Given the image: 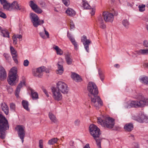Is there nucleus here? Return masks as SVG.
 <instances>
[{"label": "nucleus", "mask_w": 148, "mask_h": 148, "mask_svg": "<svg viewBox=\"0 0 148 148\" xmlns=\"http://www.w3.org/2000/svg\"><path fill=\"white\" fill-rule=\"evenodd\" d=\"M90 133L96 141V144L99 148H101V142L102 138L99 137L101 134L100 129L95 125H90L89 126Z\"/></svg>", "instance_id": "obj_3"}, {"label": "nucleus", "mask_w": 148, "mask_h": 148, "mask_svg": "<svg viewBox=\"0 0 148 148\" xmlns=\"http://www.w3.org/2000/svg\"><path fill=\"white\" fill-rule=\"evenodd\" d=\"M142 55H148V48L146 49H141Z\"/></svg>", "instance_id": "obj_39"}, {"label": "nucleus", "mask_w": 148, "mask_h": 148, "mask_svg": "<svg viewBox=\"0 0 148 148\" xmlns=\"http://www.w3.org/2000/svg\"><path fill=\"white\" fill-rule=\"evenodd\" d=\"M3 56L6 59L8 60L9 58H10L9 55L8 54L5 53H4Z\"/></svg>", "instance_id": "obj_51"}, {"label": "nucleus", "mask_w": 148, "mask_h": 148, "mask_svg": "<svg viewBox=\"0 0 148 148\" xmlns=\"http://www.w3.org/2000/svg\"><path fill=\"white\" fill-rule=\"evenodd\" d=\"M1 4L3 5L4 9L7 10L11 11V4L8 2L6 0H0Z\"/></svg>", "instance_id": "obj_18"}, {"label": "nucleus", "mask_w": 148, "mask_h": 148, "mask_svg": "<svg viewBox=\"0 0 148 148\" xmlns=\"http://www.w3.org/2000/svg\"><path fill=\"white\" fill-rule=\"evenodd\" d=\"M81 41L84 45L85 49L87 52H89V45L91 43V41L90 40L87 39L86 37L84 35L82 37Z\"/></svg>", "instance_id": "obj_14"}, {"label": "nucleus", "mask_w": 148, "mask_h": 148, "mask_svg": "<svg viewBox=\"0 0 148 148\" xmlns=\"http://www.w3.org/2000/svg\"><path fill=\"white\" fill-rule=\"evenodd\" d=\"M10 107L11 109L12 110H14L15 109V105L13 103L10 104Z\"/></svg>", "instance_id": "obj_46"}, {"label": "nucleus", "mask_w": 148, "mask_h": 148, "mask_svg": "<svg viewBox=\"0 0 148 148\" xmlns=\"http://www.w3.org/2000/svg\"><path fill=\"white\" fill-rule=\"evenodd\" d=\"M25 82L23 80L21 81L19 84L17 86L15 91V95L17 98L19 97V94L21 90V89L23 85H25Z\"/></svg>", "instance_id": "obj_15"}, {"label": "nucleus", "mask_w": 148, "mask_h": 148, "mask_svg": "<svg viewBox=\"0 0 148 148\" xmlns=\"http://www.w3.org/2000/svg\"><path fill=\"white\" fill-rule=\"evenodd\" d=\"M31 95L32 99H37L38 98V93L35 92L33 90H31Z\"/></svg>", "instance_id": "obj_30"}, {"label": "nucleus", "mask_w": 148, "mask_h": 148, "mask_svg": "<svg viewBox=\"0 0 148 148\" xmlns=\"http://www.w3.org/2000/svg\"><path fill=\"white\" fill-rule=\"evenodd\" d=\"M72 43L74 46L75 49L77 50L78 49V45L77 42L75 41Z\"/></svg>", "instance_id": "obj_49"}, {"label": "nucleus", "mask_w": 148, "mask_h": 148, "mask_svg": "<svg viewBox=\"0 0 148 148\" xmlns=\"http://www.w3.org/2000/svg\"><path fill=\"white\" fill-rule=\"evenodd\" d=\"M111 3L110 6H112L113 5V3L114 2V0H110Z\"/></svg>", "instance_id": "obj_61"}, {"label": "nucleus", "mask_w": 148, "mask_h": 148, "mask_svg": "<svg viewBox=\"0 0 148 148\" xmlns=\"http://www.w3.org/2000/svg\"><path fill=\"white\" fill-rule=\"evenodd\" d=\"M134 97L139 100V101H132L125 103L124 107L125 108H130L132 107H143L145 105H148V99L144 98L141 93L136 95Z\"/></svg>", "instance_id": "obj_2"}, {"label": "nucleus", "mask_w": 148, "mask_h": 148, "mask_svg": "<svg viewBox=\"0 0 148 148\" xmlns=\"http://www.w3.org/2000/svg\"><path fill=\"white\" fill-rule=\"evenodd\" d=\"M98 123L102 126L109 129L112 128L115 124L114 119L108 115L98 118Z\"/></svg>", "instance_id": "obj_4"}, {"label": "nucleus", "mask_w": 148, "mask_h": 148, "mask_svg": "<svg viewBox=\"0 0 148 148\" xmlns=\"http://www.w3.org/2000/svg\"><path fill=\"white\" fill-rule=\"evenodd\" d=\"M58 141V139L57 138H53L50 140L48 142V143L50 145H53L56 143Z\"/></svg>", "instance_id": "obj_32"}, {"label": "nucleus", "mask_w": 148, "mask_h": 148, "mask_svg": "<svg viewBox=\"0 0 148 148\" xmlns=\"http://www.w3.org/2000/svg\"><path fill=\"white\" fill-rule=\"evenodd\" d=\"M58 70L57 71V73L60 75H61L63 72L64 69L62 65L60 64V63L58 62Z\"/></svg>", "instance_id": "obj_23"}, {"label": "nucleus", "mask_w": 148, "mask_h": 148, "mask_svg": "<svg viewBox=\"0 0 148 148\" xmlns=\"http://www.w3.org/2000/svg\"><path fill=\"white\" fill-rule=\"evenodd\" d=\"M95 13V11L93 10H92V12L91 13L92 15H93Z\"/></svg>", "instance_id": "obj_63"}, {"label": "nucleus", "mask_w": 148, "mask_h": 148, "mask_svg": "<svg viewBox=\"0 0 148 148\" xmlns=\"http://www.w3.org/2000/svg\"><path fill=\"white\" fill-rule=\"evenodd\" d=\"M70 27L71 29H73L74 27V25L73 23H71L70 24Z\"/></svg>", "instance_id": "obj_58"}, {"label": "nucleus", "mask_w": 148, "mask_h": 148, "mask_svg": "<svg viewBox=\"0 0 148 148\" xmlns=\"http://www.w3.org/2000/svg\"><path fill=\"white\" fill-rule=\"evenodd\" d=\"M25 127L22 125H18L16 129L17 131L18 136L21 139L22 143L24 141V138L25 135Z\"/></svg>", "instance_id": "obj_10"}, {"label": "nucleus", "mask_w": 148, "mask_h": 148, "mask_svg": "<svg viewBox=\"0 0 148 148\" xmlns=\"http://www.w3.org/2000/svg\"><path fill=\"white\" fill-rule=\"evenodd\" d=\"M15 38H18L19 39H22V36L21 35H19L18 34H14L13 36Z\"/></svg>", "instance_id": "obj_43"}, {"label": "nucleus", "mask_w": 148, "mask_h": 148, "mask_svg": "<svg viewBox=\"0 0 148 148\" xmlns=\"http://www.w3.org/2000/svg\"><path fill=\"white\" fill-rule=\"evenodd\" d=\"M62 1L64 4L66 6H68L70 4L69 0H62Z\"/></svg>", "instance_id": "obj_41"}, {"label": "nucleus", "mask_w": 148, "mask_h": 148, "mask_svg": "<svg viewBox=\"0 0 148 148\" xmlns=\"http://www.w3.org/2000/svg\"><path fill=\"white\" fill-rule=\"evenodd\" d=\"M133 137V138H134V135H133L132 134H130V135L129 136V137Z\"/></svg>", "instance_id": "obj_64"}, {"label": "nucleus", "mask_w": 148, "mask_h": 148, "mask_svg": "<svg viewBox=\"0 0 148 148\" xmlns=\"http://www.w3.org/2000/svg\"><path fill=\"white\" fill-rule=\"evenodd\" d=\"M34 11L36 13L38 14H40L42 12V10L38 7V6Z\"/></svg>", "instance_id": "obj_40"}, {"label": "nucleus", "mask_w": 148, "mask_h": 148, "mask_svg": "<svg viewBox=\"0 0 148 148\" xmlns=\"http://www.w3.org/2000/svg\"><path fill=\"white\" fill-rule=\"evenodd\" d=\"M49 118L52 121L55 123H57V120L54 114H53L51 112H49Z\"/></svg>", "instance_id": "obj_27"}, {"label": "nucleus", "mask_w": 148, "mask_h": 148, "mask_svg": "<svg viewBox=\"0 0 148 148\" xmlns=\"http://www.w3.org/2000/svg\"><path fill=\"white\" fill-rule=\"evenodd\" d=\"M29 3V6L33 10H34L38 7V5L34 3L32 1H30Z\"/></svg>", "instance_id": "obj_31"}, {"label": "nucleus", "mask_w": 148, "mask_h": 148, "mask_svg": "<svg viewBox=\"0 0 148 148\" xmlns=\"http://www.w3.org/2000/svg\"><path fill=\"white\" fill-rule=\"evenodd\" d=\"M88 92V96L90 98L92 104L98 109L103 105V102L100 97L98 95V90L95 84L92 82H89L87 86Z\"/></svg>", "instance_id": "obj_1"}, {"label": "nucleus", "mask_w": 148, "mask_h": 148, "mask_svg": "<svg viewBox=\"0 0 148 148\" xmlns=\"http://www.w3.org/2000/svg\"><path fill=\"white\" fill-rule=\"evenodd\" d=\"M65 58L66 62L68 64L70 65L72 64L73 60L71 58L70 55L66 54L65 55Z\"/></svg>", "instance_id": "obj_24"}, {"label": "nucleus", "mask_w": 148, "mask_h": 148, "mask_svg": "<svg viewBox=\"0 0 148 148\" xmlns=\"http://www.w3.org/2000/svg\"><path fill=\"white\" fill-rule=\"evenodd\" d=\"M135 52L136 53V54H137L138 55H142L141 49H140L139 50H136L135 51Z\"/></svg>", "instance_id": "obj_52"}, {"label": "nucleus", "mask_w": 148, "mask_h": 148, "mask_svg": "<svg viewBox=\"0 0 148 148\" xmlns=\"http://www.w3.org/2000/svg\"><path fill=\"white\" fill-rule=\"evenodd\" d=\"M141 80L143 83L145 84L148 85V77L145 76L142 77Z\"/></svg>", "instance_id": "obj_35"}, {"label": "nucleus", "mask_w": 148, "mask_h": 148, "mask_svg": "<svg viewBox=\"0 0 148 148\" xmlns=\"http://www.w3.org/2000/svg\"><path fill=\"white\" fill-rule=\"evenodd\" d=\"M145 5L144 4L139 5L138 7L139 9V11L140 12H142L144 11L145 10Z\"/></svg>", "instance_id": "obj_38"}, {"label": "nucleus", "mask_w": 148, "mask_h": 148, "mask_svg": "<svg viewBox=\"0 0 148 148\" xmlns=\"http://www.w3.org/2000/svg\"><path fill=\"white\" fill-rule=\"evenodd\" d=\"M10 50L12 56L17 55L16 51L12 46L10 47Z\"/></svg>", "instance_id": "obj_37"}, {"label": "nucleus", "mask_w": 148, "mask_h": 148, "mask_svg": "<svg viewBox=\"0 0 148 148\" xmlns=\"http://www.w3.org/2000/svg\"><path fill=\"white\" fill-rule=\"evenodd\" d=\"M102 16L103 19L106 22H112L113 20L114 17L113 14L108 12H103Z\"/></svg>", "instance_id": "obj_12"}, {"label": "nucleus", "mask_w": 148, "mask_h": 148, "mask_svg": "<svg viewBox=\"0 0 148 148\" xmlns=\"http://www.w3.org/2000/svg\"><path fill=\"white\" fill-rule=\"evenodd\" d=\"M71 77L75 81L77 82H80L82 81V79L78 74L73 73L71 75Z\"/></svg>", "instance_id": "obj_20"}, {"label": "nucleus", "mask_w": 148, "mask_h": 148, "mask_svg": "<svg viewBox=\"0 0 148 148\" xmlns=\"http://www.w3.org/2000/svg\"><path fill=\"white\" fill-rule=\"evenodd\" d=\"M82 2L83 7L84 9H89L90 8V6L84 0H83Z\"/></svg>", "instance_id": "obj_34"}, {"label": "nucleus", "mask_w": 148, "mask_h": 148, "mask_svg": "<svg viewBox=\"0 0 148 148\" xmlns=\"http://www.w3.org/2000/svg\"><path fill=\"white\" fill-rule=\"evenodd\" d=\"M10 8L11 10H12L16 11L21 10L22 12H24L25 11V8L18 4L16 1H14L11 4Z\"/></svg>", "instance_id": "obj_11"}, {"label": "nucleus", "mask_w": 148, "mask_h": 148, "mask_svg": "<svg viewBox=\"0 0 148 148\" xmlns=\"http://www.w3.org/2000/svg\"><path fill=\"white\" fill-rule=\"evenodd\" d=\"M53 48L56 51L57 55H62L63 53V52L62 51L59 47H58L56 45H54Z\"/></svg>", "instance_id": "obj_29"}, {"label": "nucleus", "mask_w": 148, "mask_h": 148, "mask_svg": "<svg viewBox=\"0 0 148 148\" xmlns=\"http://www.w3.org/2000/svg\"><path fill=\"white\" fill-rule=\"evenodd\" d=\"M70 41H71L72 43L75 41V39L73 37L70 39Z\"/></svg>", "instance_id": "obj_60"}, {"label": "nucleus", "mask_w": 148, "mask_h": 148, "mask_svg": "<svg viewBox=\"0 0 148 148\" xmlns=\"http://www.w3.org/2000/svg\"><path fill=\"white\" fill-rule=\"evenodd\" d=\"M136 120L138 121L143 123L145 122L148 123V116H145L143 114H141L140 116H138Z\"/></svg>", "instance_id": "obj_17"}, {"label": "nucleus", "mask_w": 148, "mask_h": 148, "mask_svg": "<svg viewBox=\"0 0 148 148\" xmlns=\"http://www.w3.org/2000/svg\"><path fill=\"white\" fill-rule=\"evenodd\" d=\"M40 36L43 39L46 38V37L45 36L43 32H40L39 33Z\"/></svg>", "instance_id": "obj_53"}, {"label": "nucleus", "mask_w": 148, "mask_h": 148, "mask_svg": "<svg viewBox=\"0 0 148 148\" xmlns=\"http://www.w3.org/2000/svg\"><path fill=\"white\" fill-rule=\"evenodd\" d=\"M98 22L100 24V27L102 29H104L106 27V25L103 24V20L101 15L99 16L98 17Z\"/></svg>", "instance_id": "obj_21"}, {"label": "nucleus", "mask_w": 148, "mask_h": 148, "mask_svg": "<svg viewBox=\"0 0 148 148\" xmlns=\"http://www.w3.org/2000/svg\"><path fill=\"white\" fill-rule=\"evenodd\" d=\"M29 18L35 27H37L38 26L41 25L44 23V20H40L38 16L34 13H30L29 14Z\"/></svg>", "instance_id": "obj_7"}, {"label": "nucleus", "mask_w": 148, "mask_h": 148, "mask_svg": "<svg viewBox=\"0 0 148 148\" xmlns=\"http://www.w3.org/2000/svg\"><path fill=\"white\" fill-rule=\"evenodd\" d=\"M44 31L45 32V34L46 35V36H47V38H49V33L47 31L45 28H44Z\"/></svg>", "instance_id": "obj_54"}, {"label": "nucleus", "mask_w": 148, "mask_h": 148, "mask_svg": "<svg viewBox=\"0 0 148 148\" xmlns=\"http://www.w3.org/2000/svg\"><path fill=\"white\" fill-rule=\"evenodd\" d=\"M124 128L125 131L130 132L133 128V125L132 123H129L126 124L124 126Z\"/></svg>", "instance_id": "obj_22"}, {"label": "nucleus", "mask_w": 148, "mask_h": 148, "mask_svg": "<svg viewBox=\"0 0 148 148\" xmlns=\"http://www.w3.org/2000/svg\"><path fill=\"white\" fill-rule=\"evenodd\" d=\"M9 129L8 121L5 117L0 114V138L4 139L5 136V131Z\"/></svg>", "instance_id": "obj_5"}, {"label": "nucleus", "mask_w": 148, "mask_h": 148, "mask_svg": "<svg viewBox=\"0 0 148 148\" xmlns=\"http://www.w3.org/2000/svg\"><path fill=\"white\" fill-rule=\"evenodd\" d=\"M1 107L2 110L6 115H8L9 113V108L5 103L1 104Z\"/></svg>", "instance_id": "obj_19"}, {"label": "nucleus", "mask_w": 148, "mask_h": 148, "mask_svg": "<svg viewBox=\"0 0 148 148\" xmlns=\"http://www.w3.org/2000/svg\"><path fill=\"white\" fill-rule=\"evenodd\" d=\"M1 33H2V35L4 37L10 38L9 34L10 33L7 29H3L1 30Z\"/></svg>", "instance_id": "obj_28"}, {"label": "nucleus", "mask_w": 148, "mask_h": 148, "mask_svg": "<svg viewBox=\"0 0 148 148\" xmlns=\"http://www.w3.org/2000/svg\"><path fill=\"white\" fill-rule=\"evenodd\" d=\"M22 104L23 108L27 111H29V109L28 107V102L26 100H23L22 102Z\"/></svg>", "instance_id": "obj_26"}, {"label": "nucleus", "mask_w": 148, "mask_h": 148, "mask_svg": "<svg viewBox=\"0 0 148 148\" xmlns=\"http://www.w3.org/2000/svg\"><path fill=\"white\" fill-rule=\"evenodd\" d=\"M17 55L12 56V58H13L14 60V61L16 63H17L18 62V60H17V59L16 58L17 57Z\"/></svg>", "instance_id": "obj_50"}, {"label": "nucleus", "mask_w": 148, "mask_h": 148, "mask_svg": "<svg viewBox=\"0 0 148 148\" xmlns=\"http://www.w3.org/2000/svg\"><path fill=\"white\" fill-rule=\"evenodd\" d=\"M80 123V121L79 120H76L75 121V123L76 125H78Z\"/></svg>", "instance_id": "obj_56"}, {"label": "nucleus", "mask_w": 148, "mask_h": 148, "mask_svg": "<svg viewBox=\"0 0 148 148\" xmlns=\"http://www.w3.org/2000/svg\"><path fill=\"white\" fill-rule=\"evenodd\" d=\"M57 89L64 94H67L69 90L67 85L65 82L62 81L59 82L57 84Z\"/></svg>", "instance_id": "obj_8"}, {"label": "nucleus", "mask_w": 148, "mask_h": 148, "mask_svg": "<svg viewBox=\"0 0 148 148\" xmlns=\"http://www.w3.org/2000/svg\"><path fill=\"white\" fill-rule=\"evenodd\" d=\"M84 148H90L89 144H86L84 147Z\"/></svg>", "instance_id": "obj_59"}, {"label": "nucleus", "mask_w": 148, "mask_h": 148, "mask_svg": "<svg viewBox=\"0 0 148 148\" xmlns=\"http://www.w3.org/2000/svg\"><path fill=\"white\" fill-rule=\"evenodd\" d=\"M122 24L126 28H128L129 23L127 20H123L122 21Z\"/></svg>", "instance_id": "obj_36"}, {"label": "nucleus", "mask_w": 148, "mask_h": 148, "mask_svg": "<svg viewBox=\"0 0 148 148\" xmlns=\"http://www.w3.org/2000/svg\"><path fill=\"white\" fill-rule=\"evenodd\" d=\"M29 64V62L27 60H24L23 62V65L25 66H28Z\"/></svg>", "instance_id": "obj_42"}, {"label": "nucleus", "mask_w": 148, "mask_h": 148, "mask_svg": "<svg viewBox=\"0 0 148 148\" xmlns=\"http://www.w3.org/2000/svg\"><path fill=\"white\" fill-rule=\"evenodd\" d=\"M114 66L117 68H119V65L118 64H116L114 65Z\"/></svg>", "instance_id": "obj_62"}, {"label": "nucleus", "mask_w": 148, "mask_h": 148, "mask_svg": "<svg viewBox=\"0 0 148 148\" xmlns=\"http://www.w3.org/2000/svg\"><path fill=\"white\" fill-rule=\"evenodd\" d=\"M0 16L3 18H6V14L1 11H0Z\"/></svg>", "instance_id": "obj_44"}, {"label": "nucleus", "mask_w": 148, "mask_h": 148, "mask_svg": "<svg viewBox=\"0 0 148 148\" xmlns=\"http://www.w3.org/2000/svg\"><path fill=\"white\" fill-rule=\"evenodd\" d=\"M98 72L100 78L102 81H103L104 78V73L100 69H99Z\"/></svg>", "instance_id": "obj_33"}, {"label": "nucleus", "mask_w": 148, "mask_h": 148, "mask_svg": "<svg viewBox=\"0 0 148 148\" xmlns=\"http://www.w3.org/2000/svg\"><path fill=\"white\" fill-rule=\"evenodd\" d=\"M66 12L68 15L71 16H74L75 14V12L72 9L69 8H68Z\"/></svg>", "instance_id": "obj_25"}, {"label": "nucleus", "mask_w": 148, "mask_h": 148, "mask_svg": "<svg viewBox=\"0 0 148 148\" xmlns=\"http://www.w3.org/2000/svg\"><path fill=\"white\" fill-rule=\"evenodd\" d=\"M42 90H43V92L45 94V95H46L47 96V97H49V94H48V92H47V91L45 89L43 88Z\"/></svg>", "instance_id": "obj_55"}, {"label": "nucleus", "mask_w": 148, "mask_h": 148, "mask_svg": "<svg viewBox=\"0 0 148 148\" xmlns=\"http://www.w3.org/2000/svg\"><path fill=\"white\" fill-rule=\"evenodd\" d=\"M67 36L69 38V39H71V38H72L73 37H72V36H71V35L68 32V33H67Z\"/></svg>", "instance_id": "obj_57"}, {"label": "nucleus", "mask_w": 148, "mask_h": 148, "mask_svg": "<svg viewBox=\"0 0 148 148\" xmlns=\"http://www.w3.org/2000/svg\"><path fill=\"white\" fill-rule=\"evenodd\" d=\"M39 147L40 148H43V143L42 140H40L39 141Z\"/></svg>", "instance_id": "obj_47"}, {"label": "nucleus", "mask_w": 148, "mask_h": 148, "mask_svg": "<svg viewBox=\"0 0 148 148\" xmlns=\"http://www.w3.org/2000/svg\"><path fill=\"white\" fill-rule=\"evenodd\" d=\"M44 71H45L47 73H49V70L44 66H42L37 68L36 71H33V74L34 76L40 77L43 75L42 72Z\"/></svg>", "instance_id": "obj_9"}, {"label": "nucleus", "mask_w": 148, "mask_h": 148, "mask_svg": "<svg viewBox=\"0 0 148 148\" xmlns=\"http://www.w3.org/2000/svg\"><path fill=\"white\" fill-rule=\"evenodd\" d=\"M14 36H13L12 38L13 40V44L14 45H16L17 44V38H15Z\"/></svg>", "instance_id": "obj_48"}, {"label": "nucleus", "mask_w": 148, "mask_h": 148, "mask_svg": "<svg viewBox=\"0 0 148 148\" xmlns=\"http://www.w3.org/2000/svg\"><path fill=\"white\" fill-rule=\"evenodd\" d=\"M18 76L17 70L15 67H13L9 71L8 78V83L11 86L15 85L16 84V80Z\"/></svg>", "instance_id": "obj_6"}, {"label": "nucleus", "mask_w": 148, "mask_h": 148, "mask_svg": "<svg viewBox=\"0 0 148 148\" xmlns=\"http://www.w3.org/2000/svg\"><path fill=\"white\" fill-rule=\"evenodd\" d=\"M7 74L5 69L2 66H0V79L3 80L6 79Z\"/></svg>", "instance_id": "obj_16"}, {"label": "nucleus", "mask_w": 148, "mask_h": 148, "mask_svg": "<svg viewBox=\"0 0 148 148\" xmlns=\"http://www.w3.org/2000/svg\"><path fill=\"white\" fill-rule=\"evenodd\" d=\"M143 45L145 47L148 48V41L147 40H144L143 42Z\"/></svg>", "instance_id": "obj_45"}, {"label": "nucleus", "mask_w": 148, "mask_h": 148, "mask_svg": "<svg viewBox=\"0 0 148 148\" xmlns=\"http://www.w3.org/2000/svg\"><path fill=\"white\" fill-rule=\"evenodd\" d=\"M52 91L54 99L59 101L62 99V96L60 91L54 88L52 89Z\"/></svg>", "instance_id": "obj_13"}]
</instances>
